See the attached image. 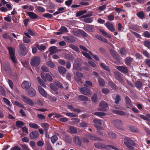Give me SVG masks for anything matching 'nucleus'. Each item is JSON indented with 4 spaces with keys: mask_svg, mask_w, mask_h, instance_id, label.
<instances>
[{
    "mask_svg": "<svg viewBox=\"0 0 150 150\" xmlns=\"http://www.w3.org/2000/svg\"><path fill=\"white\" fill-rule=\"evenodd\" d=\"M7 49L8 51L10 57L14 64L15 65L18 63V61L15 56L14 50L11 47H8Z\"/></svg>",
    "mask_w": 150,
    "mask_h": 150,
    "instance_id": "1",
    "label": "nucleus"
},
{
    "mask_svg": "<svg viewBox=\"0 0 150 150\" xmlns=\"http://www.w3.org/2000/svg\"><path fill=\"white\" fill-rule=\"evenodd\" d=\"M124 144L129 150H134V148L131 146L135 145V143L130 138L126 137L124 138Z\"/></svg>",
    "mask_w": 150,
    "mask_h": 150,
    "instance_id": "2",
    "label": "nucleus"
},
{
    "mask_svg": "<svg viewBox=\"0 0 150 150\" xmlns=\"http://www.w3.org/2000/svg\"><path fill=\"white\" fill-rule=\"evenodd\" d=\"M18 51L21 55L24 56L27 54L28 50L24 44H21L20 45Z\"/></svg>",
    "mask_w": 150,
    "mask_h": 150,
    "instance_id": "3",
    "label": "nucleus"
},
{
    "mask_svg": "<svg viewBox=\"0 0 150 150\" xmlns=\"http://www.w3.org/2000/svg\"><path fill=\"white\" fill-rule=\"evenodd\" d=\"M40 63V58L38 56H36L31 59L30 64L32 66L36 67L39 65Z\"/></svg>",
    "mask_w": 150,
    "mask_h": 150,
    "instance_id": "4",
    "label": "nucleus"
},
{
    "mask_svg": "<svg viewBox=\"0 0 150 150\" xmlns=\"http://www.w3.org/2000/svg\"><path fill=\"white\" fill-rule=\"evenodd\" d=\"M21 97L23 101L25 103L30 106H33L35 105L34 102L31 99L23 95H21Z\"/></svg>",
    "mask_w": 150,
    "mask_h": 150,
    "instance_id": "5",
    "label": "nucleus"
},
{
    "mask_svg": "<svg viewBox=\"0 0 150 150\" xmlns=\"http://www.w3.org/2000/svg\"><path fill=\"white\" fill-rule=\"evenodd\" d=\"M100 108L98 110L103 112L106 111L107 110L106 108L108 106V103L104 101H101L99 104Z\"/></svg>",
    "mask_w": 150,
    "mask_h": 150,
    "instance_id": "6",
    "label": "nucleus"
},
{
    "mask_svg": "<svg viewBox=\"0 0 150 150\" xmlns=\"http://www.w3.org/2000/svg\"><path fill=\"white\" fill-rule=\"evenodd\" d=\"M82 64V60L80 58L76 59L75 61L73 64V68L76 69H78L81 65Z\"/></svg>",
    "mask_w": 150,
    "mask_h": 150,
    "instance_id": "7",
    "label": "nucleus"
},
{
    "mask_svg": "<svg viewBox=\"0 0 150 150\" xmlns=\"http://www.w3.org/2000/svg\"><path fill=\"white\" fill-rule=\"evenodd\" d=\"M80 92L83 94L86 95H89L91 94V91L88 88L83 87L80 89Z\"/></svg>",
    "mask_w": 150,
    "mask_h": 150,
    "instance_id": "8",
    "label": "nucleus"
},
{
    "mask_svg": "<svg viewBox=\"0 0 150 150\" xmlns=\"http://www.w3.org/2000/svg\"><path fill=\"white\" fill-rule=\"evenodd\" d=\"M116 68L118 70L124 74H127L128 72L127 68L125 66H116Z\"/></svg>",
    "mask_w": 150,
    "mask_h": 150,
    "instance_id": "9",
    "label": "nucleus"
},
{
    "mask_svg": "<svg viewBox=\"0 0 150 150\" xmlns=\"http://www.w3.org/2000/svg\"><path fill=\"white\" fill-rule=\"evenodd\" d=\"M26 94L29 96L33 97L36 95V92L35 90L32 88H30L27 91Z\"/></svg>",
    "mask_w": 150,
    "mask_h": 150,
    "instance_id": "10",
    "label": "nucleus"
},
{
    "mask_svg": "<svg viewBox=\"0 0 150 150\" xmlns=\"http://www.w3.org/2000/svg\"><path fill=\"white\" fill-rule=\"evenodd\" d=\"M39 132L36 130L32 131L29 134L30 138L32 139H35L38 138Z\"/></svg>",
    "mask_w": 150,
    "mask_h": 150,
    "instance_id": "11",
    "label": "nucleus"
},
{
    "mask_svg": "<svg viewBox=\"0 0 150 150\" xmlns=\"http://www.w3.org/2000/svg\"><path fill=\"white\" fill-rule=\"evenodd\" d=\"M40 126L43 128L46 134V136H47V135H48V136L49 135L47 134V133L48 130L49 128V124L47 123L43 122L41 123Z\"/></svg>",
    "mask_w": 150,
    "mask_h": 150,
    "instance_id": "12",
    "label": "nucleus"
},
{
    "mask_svg": "<svg viewBox=\"0 0 150 150\" xmlns=\"http://www.w3.org/2000/svg\"><path fill=\"white\" fill-rule=\"evenodd\" d=\"M27 15L31 19H36L38 18V16L34 12L29 11H26Z\"/></svg>",
    "mask_w": 150,
    "mask_h": 150,
    "instance_id": "13",
    "label": "nucleus"
},
{
    "mask_svg": "<svg viewBox=\"0 0 150 150\" xmlns=\"http://www.w3.org/2000/svg\"><path fill=\"white\" fill-rule=\"evenodd\" d=\"M38 91L43 96L46 97L47 96V94L45 90L40 86H38Z\"/></svg>",
    "mask_w": 150,
    "mask_h": 150,
    "instance_id": "14",
    "label": "nucleus"
},
{
    "mask_svg": "<svg viewBox=\"0 0 150 150\" xmlns=\"http://www.w3.org/2000/svg\"><path fill=\"white\" fill-rule=\"evenodd\" d=\"M63 38L66 41L69 43H72L75 41L74 37L73 36H66L65 38L63 37Z\"/></svg>",
    "mask_w": 150,
    "mask_h": 150,
    "instance_id": "15",
    "label": "nucleus"
},
{
    "mask_svg": "<svg viewBox=\"0 0 150 150\" xmlns=\"http://www.w3.org/2000/svg\"><path fill=\"white\" fill-rule=\"evenodd\" d=\"M105 25L107 28L110 31L113 32L115 31V29L112 23L107 22L105 24Z\"/></svg>",
    "mask_w": 150,
    "mask_h": 150,
    "instance_id": "16",
    "label": "nucleus"
},
{
    "mask_svg": "<svg viewBox=\"0 0 150 150\" xmlns=\"http://www.w3.org/2000/svg\"><path fill=\"white\" fill-rule=\"evenodd\" d=\"M31 86V83L27 81H23L21 85L22 88L24 89H27Z\"/></svg>",
    "mask_w": 150,
    "mask_h": 150,
    "instance_id": "17",
    "label": "nucleus"
},
{
    "mask_svg": "<svg viewBox=\"0 0 150 150\" xmlns=\"http://www.w3.org/2000/svg\"><path fill=\"white\" fill-rule=\"evenodd\" d=\"M106 145L104 144L100 143H95L94 144V146L95 148L98 149L105 148L106 149Z\"/></svg>",
    "mask_w": 150,
    "mask_h": 150,
    "instance_id": "18",
    "label": "nucleus"
},
{
    "mask_svg": "<svg viewBox=\"0 0 150 150\" xmlns=\"http://www.w3.org/2000/svg\"><path fill=\"white\" fill-rule=\"evenodd\" d=\"M133 59L130 57H127L125 59V64L127 66L131 65L132 62L133 61Z\"/></svg>",
    "mask_w": 150,
    "mask_h": 150,
    "instance_id": "19",
    "label": "nucleus"
},
{
    "mask_svg": "<svg viewBox=\"0 0 150 150\" xmlns=\"http://www.w3.org/2000/svg\"><path fill=\"white\" fill-rule=\"evenodd\" d=\"M110 53L112 56L116 60H118L119 59V56L117 52L114 50L110 51Z\"/></svg>",
    "mask_w": 150,
    "mask_h": 150,
    "instance_id": "20",
    "label": "nucleus"
},
{
    "mask_svg": "<svg viewBox=\"0 0 150 150\" xmlns=\"http://www.w3.org/2000/svg\"><path fill=\"white\" fill-rule=\"evenodd\" d=\"M94 25L88 24L86 26L85 30L92 32L94 31Z\"/></svg>",
    "mask_w": 150,
    "mask_h": 150,
    "instance_id": "21",
    "label": "nucleus"
},
{
    "mask_svg": "<svg viewBox=\"0 0 150 150\" xmlns=\"http://www.w3.org/2000/svg\"><path fill=\"white\" fill-rule=\"evenodd\" d=\"M77 34H80L81 36L84 37H87L88 35V34L85 31L81 30H79L75 32L74 35H77Z\"/></svg>",
    "mask_w": 150,
    "mask_h": 150,
    "instance_id": "22",
    "label": "nucleus"
},
{
    "mask_svg": "<svg viewBox=\"0 0 150 150\" xmlns=\"http://www.w3.org/2000/svg\"><path fill=\"white\" fill-rule=\"evenodd\" d=\"M113 123L115 127L119 128L122 125V122L121 120H116L113 121Z\"/></svg>",
    "mask_w": 150,
    "mask_h": 150,
    "instance_id": "23",
    "label": "nucleus"
},
{
    "mask_svg": "<svg viewBox=\"0 0 150 150\" xmlns=\"http://www.w3.org/2000/svg\"><path fill=\"white\" fill-rule=\"evenodd\" d=\"M74 141L76 145H80L81 144V141L78 136H76L74 137Z\"/></svg>",
    "mask_w": 150,
    "mask_h": 150,
    "instance_id": "24",
    "label": "nucleus"
},
{
    "mask_svg": "<svg viewBox=\"0 0 150 150\" xmlns=\"http://www.w3.org/2000/svg\"><path fill=\"white\" fill-rule=\"evenodd\" d=\"M115 75L116 76V79L121 82H122L123 79L121 76V74L119 72H116L115 74Z\"/></svg>",
    "mask_w": 150,
    "mask_h": 150,
    "instance_id": "25",
    "label": "nucleus"
},
{
    "mask_svg": "<svg viewBox=\"0 0 150 150\" xmlns=\"http://www.w3.org/2000/svg\"><path fill=\"white\" fill-rule=\"evenodd\" d=\"M58 68L59 72L62 74H64L67 71L66 69L63 67L59 66Z\"/></svg>",
    "mask_w": 150,
    "mask_h": 150,
    "instance_id": "26",
    "label": "nucleus"
},
{
    "mask_svg": "<svg viewBox=\"0 0 150 150\" xmlns=\"http://www.w3.org/2000/svg\"><path fill=\"white\" fill-rule=\"evenodd\" d=\"M96 38L100 40L103 42L105 43H107L108 42V40L104 38L103 37L99 35H96Z\"/></svg>",
    "mask_w": 150,
    "mask_h": 150,
    "instance_id": "27",
    "label": "nucleus"
},
{
    "mask_svg": "<svg viewBox=\"0 0 150 150\" xmlns=\"http://www.w3.org/2000/svg\"><path fill=\"white\" fill-rule=\"evenodd\" d=\"M16 125L17 127L18 128H22L25 125L24 123L22 121H16Z\"/></svg>",
    "mask_w": 150,
    "mask_h": 150,
    "instance_id": "28",
    "label": "nucleus"
},
{
    "mask_svg": "<svg viewBox=\"0 0 150 150\" xmlns=\"http://www.w3.org/2000/svg\"><path fill=\"white\" fill-rule=\"evenodd\" d=\"M69 132L73 134H76L78 132V130L75 127L71 126L69 128Z\"/></svg>",
    "mask_w": 150,
    "mask_h": 150,
    "instance_id": "29",
    "label": "nucleus"
},
{
    "mask_svg": "<svg viewBox=\"0 0 150 150\" xmlns=\"http://www.w3.org/2000/svg\"><path fill=\"white\" fill-rule=\"evenodd\" d=\"M137 17L140 19L143 20L144 18L145 14L143 11H139L137 13Z\"/></svg>",
    "mask_w": 150,
    "mask_h": 150,
    "instance_id": "30",
    "label": "nucleus"
},
{
    "mask_svg": "<svg viewBox=\"0 0 150 150\" xmlns=\"http://www.w3.org/2000/svg\"><path fill=\"white\" fill-rule=\"evenodd\" d=\"M78 98L79 100L81 101H87L88 100V98L87 97L83 95H79L78 96Z\"/></svg>",
    "mask_w": 150,
    "mask_h": 150,
    "instance_id": "31",
    "label": "nucleus"
},
{
    "mask_svg": "<svg viewBox=\"0 0 150 150\" xmlns=\"http://www.w3.org/2000/svg\"><path fill=\"white\" fill-rule=\"evenodd\" d=\"M147 117L143 115H140V117L143 119L146 120L147 121H150V114H147Z\"/></svg>",
    "mask_w": 150,
    "mask_h": 150,
    "instance_id": "32",
    "label": "nucleus"
},
{
    "mask_svg": "<svg viewBox=\"0 0 150 150\" xmlns=\"http://www.w3.org/2000/svg\"><path fill=\"white\" fill-rule=\"evenodd\" d=\"M37 79L39 83L44 87H46L45 83L42 81L40 77L38 76Z\"/></svg>",
    "mask_w": 150,
    "mask_h": 150,
    "instance_id": "33",
    "label": "nucleus"
},
{
    "mask_svg": "<svg viewBox=\"0 0 150 150\" xmlns=\"http://www.w3.org/2000/svg\"><path fill=\"white\" fill-rule=\"evenodd\" d=\"M88 137L90 139L93 140L97 141V140H100L99 138H98L95 135L91 134H88Z\"/></svg>",
    "mask_w": 150,
    "mask_h": 150,
    "instance_id": "34",
    "label": "nucleus"
},
{
    "mask_svg": "<svg viewBox=\"0 0 150 150\" xmlns=\"http://www.w3.org/2000/svg\"><path fill=\"white\" fill-rule=\"evenodd\" d=\"M125 103L127 105H132V103L128 96H126L125 97Z\"/></svg>",
    "mask_w": 150,
    "mask_h": 150,
    "instance_id": "35",
    "label": "nucleus"
},
{
    "mask_svg": "<svg viewBox=\"0 0 150 150\" xmlns=\"http://www.w3.org/2000/svg\"><path fill=\"white\" fill-rule=\"evenodd\" d=\"M134 84L135 87L138 88H140L142 85V82L141 81L138 80L136 81Z\"/></svg>",
    "mask_w": 150,
    "mask_h": 150,
    "instance_id": "36",
    "label": "nucleus"
},
{
    "mask_svg": "<svg viewBox=\"0 0 150 150\" xmlns=\"http://www.w3.org/2000/svg\"><path fill=\"white\" fill-rule=\"evenodd\" d=\"M35 8L36 10L39 12H44L45 11V8L42 6H37Z\"/></svg>",
    "mask_w": 150,
    "mask_h": 150,
    "instance_id": "37",
    "label": "nucleus"
},
{
    "mask_svg": "<svg viewBox=\"0 0 150 150\" xmlns=\"http://www.w3.org/2000/svg\"><path fill=\"white\" fill-rule=\"evenodd\" d=\"M29 126L30 127L33 128L35 129H38L39 127V126L37 124L33 123H29Z\"/></svg>",
    "mask_w": 150,
    "mask_h": 150,
    "instance_id": "38",
    "label": "nucleus"
},
{
    "mask_svg": "<svg viewBox=\"0 0 150 150\" xmlns=\"http://www.w3.org/2000/svg\"><path fill=\"white\" fill-rule=\"evenodd\" d=\"M86 10H84L82 11H78L77 12L76 14V17H79L81 16V15L83 14H84L86 13Z\"/></svg>",
    "mask_w": 150,
    "mask_h": 150,
    "instance_id": "39",
    "label": "nucleus"
},
{
    "mask_svg": "<svg viewBox=\"0 0 150 150\" xmlns=\"http://www.w3.org/2000/svg\"><path fill=\"white\" fill-rule=\"evenodd\" d=\"M51 140L52 143L54 144L58 139V137L55 135L51 137Z\"/></svg>",
    "mask_w": 150,
    "mask_h": 150,
    "instance_id": "40",
    "label": "nucleus"
},
{
    "mask_svg": "<svg viewBox=\"0 0 150 150\" xmlns=\"http://www.w3.org/2000/svg\"><path fill=\"white\" fill-rule=\"evenodd\" d=\"M46 64L49 67L52 68H54L55 66L54 63L51 61L47 62L46 63Z\"/></svg>",
    "mask_w": 150,
    "mask_h": 150,
    "instance_id": "41",
    "label": "nucleus"
},
{
    "mask_svg": "<svg viewBox=\"0 0 150 150\" xmlns=\"http://www.w3.org/2000/svg\"><path fill=\"white\" fill-rule=\"evenodd\" d=\"M115 103L116 104H118L119 103V102L121 101L120 96L118 94L116 95V98L115 99Z\"/></svg>",
    "mask_w": 150,
    "mask_h": 150,
    "instance_id": "42",
    "label": "nucleus"
},
{
    "mask_svg": "<svg viewBox=\"0 0 150 150\" xmlns=\"http://www.w3.org/2000/svg\"><path fill=\"white\" fill-rule=\"evenodd\" d=\"M59 30L62 33H67L68 32L67 28L65 26H62L59 29Z\"/></svg>",
    "mask_w": 150,
    "mask_h": 150,
    "instance_id": "43",
    "label": "nucleus"
},
{
    "mask_svg": "<svg viewBox=\"0 0 150 150\" xmlns=\"http://www.w3.org/2000/svg\"><path fill=\"white\" fill-rule=\"evenodd\" d=\"M92 101L96 103L97 102V95L96 94L94 93L91 98Z\"/></svg>",
    "mask_w": 150,
    "mask_h": 150,
    "instance_id": "44",
    "label": "nucleus"
},
{
    "mask_svg": "<svg viewBox=\"0 0 150 150\" xmlns=\"http://www.w3.org/2000/svg\"><path fill=\"white\" fill-rule=\"evenodd\" d=\"M81 53L84 56L89 59L91 60L92 59V58L88 53L82 51L81 52Z\"/></svg>",
    "mask_w": 150,
    "mask_h": 150,
    "instance_id": "45",
    "label": "nucleus"
},
{
    "mask_svg": "<svg viewBox=\"0 0 150 150\" xmlns=\"http://www.w3.org/2000/svg\"><path fill=\"white\" fill-rule=\"evenodd\" d=\"M70 47L77 52H80L79 48L75 45H70Z\"/></svg>",
    "mask_w": 150,
    "mask_h": 150,
    "instance_id": "46",
    "label": "nucleus"
},
{
    "mask_svg": "<svg viewBox=\"0 0 150 150\" xmlns=\"http://www.w3.org/2000/svg\"><path fill=\"white\" fill-rule=\"evenodd\" d=\"M37 116L38 118L42 121H43V120L45 119L46 117L44 115L41 114H38Z\"/></svg>",
    "mask_w": 150,
    "mask_h": 150,
    "instance_id": "47",
    "label": "nucleus"
},
{
    "mask_svg": "<svg viewBox=\"0 0 150 150\" xmlns=\"http://www.w3.org/2000/svg\"><path fill=\"white\" fill-rule=\"evenodd\" d=\"M129 129L133 132H136L137 130V128L135 127L132 125H130L129 126Z\"/></svg>",
    "mask_w": 150,
    "mask_h": 150,
    "instance_id": "48",
    "label": "nucleus"
},
{
    "mask_svg": "<svg viewBox=\"0 0 150 150\" xmlns=\"http://www.w3.org/2000/svg\"><path fill=\"white\" fill-rule=\"evenodd\" d=\"M142 53L147 58L149 59L150 58V54L146 50H145L143 51Z\"/></svg>",
    "mask_w": 150,
    "mask_h": 150,
    "instance_id": "49",
    "label": "nucleus"
},
{
    "mask_svg": "<svg viewBox=\"0 0 150 150\" xmlns=\"http://www.w3.org/2000/svg\"><path fill=\"white\" fill-rule=\"evenodd\" d=\"M144 62L147 67L150 68V59L149 58L145 59Z\"/></svg>",
    "mask_w": 150,
    "mask_h": 150,
    "instance_id": "50",
    "label": "nucleus"
},
{
    "mask_svg": "<svg viewBox=\"0 0 150 150\" xmlns=\"http://www.w3.org/2000/svg\"><path fill=\"white\" fill-rule=\"evenodd\" d=\"M98 82L100 86H103L105 84L104 80L102 78H98Z\"/></svg>",
    "mask_w": 150,
    "mask_h": 150,
    "instance_id": "51",
    "label": "nucleus"
},
{
    "mask_svg": "<svg viewBox=\"0 0 150 150\" xmlns=\"http://www.w3.org/2000/svg\"><path fill=\"white\" fill-rule=\"evenodd\" d=\"M144 46L149 49L150 48V41L148 40H146L144 41Z\"/></svg>",
    "mask_w": 150,
    "mask_h": 150,
    "instance_id": "52",
    "label": "nucleus"
},
{
    "mask_svg": "<svg viewBox=\"0 0 150 150\" xmlns=\"http://www.w3.org/2000/svg\"><path fill=\"white\" fill-rule=\"evenodd\" d=\"M54 83L57 86L61 89L63 87L62 84L58 81H55Z\"/></svg>",
    "mask_w": 150,
    "mask_h": 150,
    "instance_id": "53",
    "label": "nucleus"
},
{
    "mask_svg": "<svg viewBox=\"0 0 150 150\" xmlns=\"http://www.w3.org/2000/svg\"><path fill=\"white\" fill-rule=\"evenodd\" d=\"M43 16L45 18H48L50 19H52L53 17L52 14L49 13H46L43 15Z\"/></svg>",
    "mask_w": 150,
    "mask_h": 150,
    "instance_id": "54",
    "label": "nucleus"
},
{
    "mask_svg": "<svg viewBox=\"0 0 150 150\" xmlns=\"http://www.w3.org/2000/svg\"><path fill=\"white\" fill-rule=\"evenodd\" d=\"M108 84L113 89H115L116 88V86L115 84L112 82H109Z\"/></svg>",
    "mask_w": 150,
    "mask_h": 150,
    "instance_id": "55",
    "label": "nucleus"
},
{
    "mask_svg": "<svg viewBox=\"0 0 150 150\" xmlns=\"http://www.w3.org/2000/svg\"><path fill=\"white\" fill-rule=\"evenodd\" d=\"M99 31L104 36H107V37L109 38L110 37V35L108 34L103 29H100L99 30Z\"/></svg>",
    "mask_w": 150,
    "mask_h": 150,
    "instance_id": "56",
    "label": "nucleus"
},
{
    "mask_svg": "<svg viewBox=\"0 0 150 150\" xmlns=\"http://www.w3.org/2000/svg\"><path fill=\"white\" fill-rule=\"evenodd\" d=\"M100 66L105 70L107 71H109V68L104 63H101L100 64Z\"/></svg>",
    "mask_w": 150,
    "mask_h": 150,
    "instance_id": "57",
    "label": "nucleus"
},
{
    "mask_svg": "<svg viewBox=\"0 0 150 150\" xmlns=\"http://www.w3.org/2000/svg\"><path fill=\"white\" fill-rule=\"evenodd\" d=\"M93 122L94 123L96 124L102 125V124L101 120H100L98 119H94Z\"/></svg>",
    "mask_w": 150,
    "mask_h": 150,
    "instance_id": "58",
    "label": "nucleus"
},
{
    "mask_svg": "<svg viewBox=\"0 0 150 150\" xmlns=\"http://www.w3.org/2000/svg\"><path fill=\"white\" fill-rule=\"evenodd\" d=\"M14 104L17 106H19L23 108L25 107L23 104H21L18 101H15L14 102Z\"/></svg>",
    "mask_w": 150,
    "mask_h": 150,
    "instance_id": "59",
    "label": "nucleus"
},
{
    "mask_svg": "<svg viewBox=\"0 0 150 150\" xmlns=\"http://www.w3.org/2000/svg\"><path fill=\"white\" fill-rule=\"evenodd\" d=\"M46 76L47 80L48 81L50 82L52 80V78L50 74L47 73L46 74Z\"/></svg>",
    "mask_w": 150,
    "mask_h": 150,
    "instance_id": "60",
    "label": "nucleus"
},
{
    "mask_svg": "<svg viewBox=\"0 0 150 150\" xmlns=\"http://www.w3.org/2000/svg\"><path fill=\"white\" fill-rule=\"evenodd\" d=\"M3 99L4 102L8 106H11V103L8 99L4 97L3 98Z\"/></svg>",
    "mask_w": 150,
    "mask_h": 150,
    "instance_id": "61",
    "label": "nucleus"
},
{
    "mask_svg": "<svg viewBox=\"0 0 150 150\" xmlns=\"http://www.w3.org/2000/svg\"><path fill=\"white\" fill-rule=\"evenodd\" d=\"M110 148H111L112 149H113L115 150H118V149L115 146L112 145H106V149L108 150H109Z\"/></svg>",
    "mask_w": 150,
    "mask_h": 150,
    "instance_id": "62",
    "label": "nucleus"
},
{
    "mask_svg": "<svg viewBox=\"0 0 150 150\" xmlns=\"http://www.w3.org/2000/svg\"><path fill=\"white\" fill-rule=\"evenodd\" d=\"M120 53L122 55H126L127 52L125 49L124 47L122 48L120 50Z\"/></svg>",
    "mask_w": 150,
    "mask_h": 150,
    "instance_id": "63",
    "label": "nucleus"
},
{
    "mask_svg": "<svg viewBox=\"0 0 150 150\" xmlns=\"http://www.w3.org/2000/svg\"><path fill=\"white\" fill-rule=\"evenodd\" d=\"M93 19L92 18H88L84 19V21L87 23H91L93 21Z\"/></svg>",
    "mask_w": 150,
    "mask_h": 150,
    "instance_id": "64",
    "label": "nucleus"
}]
</instances>
